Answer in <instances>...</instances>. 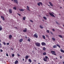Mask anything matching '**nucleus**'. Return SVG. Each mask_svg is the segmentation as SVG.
Masks as SVG:
<instances>
[{
	"label": "nucleus",
	"instance_id": "1",
	"mask_svg": "<svg viewBox=\"0 0 64 64\" xmlns=\"http://www.w3.org/2000/svg\"><path fill=\"white\" fill-rule=\"evenodd\" d=\"M35 45L36 46H38V47H40V43L36 42Z\"/></svg>",
	"mask_w": 64,
	"mask_h": 64
},
{
	"label": "nucleus",
	"instance_id": "2",
	"mask_svg": "<svg viewBox=\"0 0 64 64\" xmlns=\"http://www.w3.org/2000/svg\"><path fill=\"white\" fill-rule=\"evenodd\" d=\"M45 58H44V61L46 62L47 61V59H48V57L47 56H45Z\"/></svg>",
	"mask_w": 64,
	"mask_h": 64
},
{
	"label": "nucleus",
	"instance_id": "3",
	"mask_svg": "<svg viewBox=\"0 0 64 64\" xmlns=\"http://www.w3.org/2000/svg\"><path fill=\"white\" fill-rule=\"evenodd\" d=\"M49 14H50V16H52V17H55V16L51 12L49 13Z\"/></svg>",
	"mask_w": 64,
	"mask_h": 64
},
{
	"label": "nucleus",
	"instance_id": "4",
	"mask_svg": "<svg viewBox=\"0 0 64 64\" xmlns=\"http://www.w3.org/2000/svg\"><path fill=\"white\" fill-rule=\"evenodd\" d=\"M38 5V6H40V5H41L42 6V5H43V4H42V3L41 2H40L39 3H38L37 4Z\"/></svg>",
	"mask_w": 64,
	"mask_h": 64
},
{
	"label": "nucleus",
	"instance_id": "5",
	"mask_svg": "<svg viewBox=\"0 0 64 64\" xmlns=\"http://www.w3.org/2000/svg\"><path fill=\"white\" fill-rule=\"evenodd\" d=\"M34 38H38V36L37 35V33H36V34H34Z\"/></svg>",
	"mask_w": 64,
	"mask_h": 64
},
{
	"label": "nucleus",
	"instance_id": "6",
	"mask_svg": "<svg viewBox=\"0 0 64 64\" xmlns=\"http://www.w3.org/2000/svg\"><path fill=\"white\" fill-rule=\"evenodd\" d=\"M41 44L42 46H46V43L42 42L41 43Z\"/></svg>",
	"mask_w": 64,
	"mask_h": 64
},
{
	"label": "nucleus",
	"instance_id": "7",
	"mask_svg": "<svg viewBox=\"0 0 64 64\" xmlns=\"http://www.w3.org/2000/svg\"><path fill=\"white\" fill-rule=\"evenodd\" d=\"M9 12L10 13H12V9H10L9 10Z\"/></svg>",
	"mask_w": 64,
	"mask_h": 64
},
{
	"label": "nucleus",
	"instance_id": "8",
	"mask_svg": "<svg viewBox=\"0 0 64 64\" xmlns=\"http://www.w3.org/2000/svg\"><path fill=\"white\" fill-rule=\"evenodd\" d=\"M14 3H16V4H18V1L17 0H14Z\"/></svg>",
	"mask_w": 64,
	"mask_h": 64
},
{
	"label": "nucleus",
	"instance_id": "9",
	"mask_svg": "<svg viewBox=\"0 0 64 64\" xmlns=\"http://www.w3.org/2000/svg\"><path fill=\"white\" fill-rule=\"evenodd\" d=\"M49 4H50V5L51 6H53V4H52L51 2H49Z\"/></svg>",
	"mask_w": 64,
	"mask_h": 64
},
{
	"label": "nucleus",
	"instance_id": "10",
	"mask_svg": "<svg viewBox=\"0 0 64 64\" xmlns=\"http://www.w3.org/2000/svg\"><path fill=\"white\" fill-rule=\"evenodd\" d=\"M23 31L24 32H26L27 31V28H25V30H23Z\"/></svg>",
	"mask_w": 64,
	"mask_h": 64
},
{
	"label": "nucleus",
	"instance_id": "11",
	"mask_svg": "<svg viewBox=\"0 0 64 64\" xmlns=\"http://www.w3.org/2000/svg\"><path fill=\"white\" fill-rule=\"evenodd\" d=\"M27 8L26 9L27 10H28V11H30V9H29V7L28 6H27Z\"/></svg>",
	"mask_w": 64,
	"mask_h": 64
},
{
	"label": "nucleus",
	"instance_id": "12",
	"mask_svg": "<svg viewBox=\"0 0 64 64\" xmlns=\"http://www.w3.org/2000/svg\"><path fill=\"white\" fill-rule=\"evenodd\" d=\"M19 10H20V11H22V12H23V11H24V9H19Z\"/></svg>",
	"mask_w": 64,
	"mask_h": 64
},
{
	"label": "nucleus",
	"instance_id": "13",
	"mask_svg": "<svg viewBox=\"0 0 64 64\" xmlns=\"http://www.w3.org/2000/svg\"><path fill=\"white\" fill-rule=\"evenodd\" d=\"M19 62L18 61L16 60L14 64H17Z\"/></svg>",
	"mask_w": 64,
	"mask_h": 64
},
{
	"label": "nucleus",
	"instance_id": "14",
	"mask_svg": "<svg viewBox=\"0 0 64 64\" xmlns=\"http://www.w3.org/2000/svg\"><path fill=\"white\" fill-rule=\"evenodd\" d=\"M1 18H2V19L3 20H5V19H4V17L2 16H1Z\"/></svg>",
	"mask_w": 64,
	"mask_h": 64
},
{
	"label": "nucleus",
	"instance_id": "15",
	"mask_svg": "<svg viewBox=\"0 0 64 64\" xmlns=\"http://www.w3.org/2000/svg\"><path fill=\"white\" fill-rule=\"evenodd\" d=\"M9 39H11V38L12 37V36L11 35H9Z\"/></svg>",
	"mask_w": 64,
	"mask_h": 64
},
{
	"label": "nucleus",
	"instance_id": "16",
	"mask_svg": "<svg viewBox=\"0 0 64 64\" xmlns=\"http://www.w3.org/2000/svg\"><path fill=\"white\" fill-rule=\"evenodd\" d=\"M19 41L20 42H22L23 41V39L21 38L20 39Z\"/></svg>",
	"mask_w": 64,
	"mask_h": 64
},
{
	"label": "nucleus",
	"instance_id": "17",
	"mask_svg": "<svg viewBox=\"0 0 64 64\" xmlns=\"http://www.w3.org/2000/svg\"><path fill=\"white\" fill-rule=\"evenodd\" d=\"M29 58V56H26L25 57V58L26 59H27Z\"/></svg>",
	"mask_w": 64,
	"mask_h": 64
},
{
	"label": "nucleus",
	"instance_id": "18",
	"mask_svg": "<svg viewBox=\"0 0 64 64\" xmlns=\"http://www.w3.org/2000/svg\"><path fill=\"white\" fill-rule=\"evenodd\" d=\"M52 39L53 41H55V40H56L55 38H52Z\"/></svg>",
	"mask_w": 64,
	"mask_h": 64
},
{
	"label": "nucleus",
	"instance_id": "19",
	"mask_svg": "<svg viewBox=\"0 0 64 64\" xmlns=\"http://www.w3.org/2000/svg\"><path fill=\"white\" fill-rule=\"evenodd\" d=\"M53 48H56L57 47V46L56 45H54L53 47Z\"/></svg>",
	"mask_w": 64,
	"mask_h": 64
},
{
	"label": "nucleus",
	"instance_id": "20",
	"mask_svg": "<svg viewBox=\"0 0 64 64\" xmlns=\"http://www.w3.org/2000/svg\"><path fill=\"white\" fill-rule=\"evenodd\" d=\"M60 51L61 52H62V53H64V51L63 50H60Z\"/></svg>",
	"mask_w": 64,
	"mask_h": 64
},
{
	"label": "nucleus",
	"instance_id": "21",
	"mask_svg": "<svg viewBox=\"0 0 64 64\" xmlns=\"http://www.w3.org/2000/svg\"><path fill=\"white\" fill-rule=\"evenodd\" d=\"M58 36L59 37H60V38H63V37H62V36L61 35H59Z\"/></svg>",
	"mask_w": 64,
	"mask_h": 64
},
{
	"label": "nucleus",
	"instance_id": "22",
	"mask_svg": "<svg viewBox=\"0 0 64 64\" xmlns=\"http://www.w3.org/2000/svg\"><path fill=\"white\" fill-rule=\"evenodd\" d=\"M51 53H55V52L54 51H51Z\"/></svg>",
	"mask_w": 64,
	"mask_h": 64
},
{
	"label": "nucleus",
	"instance_id": "23",
	"mask_svg": "<svg viewBox=\"0 0 64 64\" xmlns=\"http://www.w3.org/2000/svg\"><path fill=\"white\" fill-rule=\"evenodd\" d=\"M46 54V53L44 52V53H43V55H45Z\"/></svg>",
	"mask_w": 64,
	"mask_h": 64
},
{
	"label": "nucleus",
	"instance_id": "24",
	"mask_svg": "<svg viewBox=\"0 0 64 64\" xmlns=\"http://www.w3.org/2000/svg\"><path fill=\"white\" fill-rule=\"evenodd\" d=\"M28 61H29V62H31V63L32 62V60L30 59H28Z\"/></svg>",
	"mask_w": 64,
	"mask_h": 64
},
{
	"label": "nucleus",
	"instance_id": "25",
	"mask_svg": "<svg viewBox=\"0 0 64 64\" xmlns=\"http://www.w3.org/2000/svg\"><path fill=\"white\" fill-rule=\"evenodd\" d=\"M43 50L45 51V50H46V48H45V47H44L43 48Z\"/></svg>",
	"mask_w": 64,
	"mask_h": 64
},
{
	"label": "nucleus",
	"instance_id": "26",
	"mask_svg": "<svg viewBox=\"0 0 64 64\" xmlns=\"http://www.w3.org/2000/svg\"><path fill=\"white\" fill-rule=\"evenodd\" d=\"M42 38L44 39H45V36L43 35Z\"/></svg>",
	"mask_w": 64,
	"mask_h": 64
},
{
	"label": "nucleus",
	"instance_id": "27",
	"mask_svg": "<svg viewBox=\"0 0 64 64\" xmlns=\"http://www.w3.org/2000/svg\"><path fill=\"white\" fill-rule=\"evenodd\" d=\"M13 9L14 10H16V7H14L13 8Z\"/></svg>",
	"mask_w": 64,
	"mask_h": 64
},
{
	"label": "nucleus",
	"instance_id": "28",
	"mask_svg": "<svg viewBox=\"0 0 64 64\" xmlns=\"http://www.w3.org/2000/svg\"><path fill=\"white\" fill-rule=\"evenodd\" d=\"M56 46L58 47L59 48H60V45H59L58 44H56Z\"/></svg>",
	"mask_w": 64,
	"mask_h": 64
},
{
	"label": "nucleus",
	"instance_id": "29",
	"mask_svg": "<svg viewBox=\"0 0 64 64\" xmlns=\"http://www.w3.org/2000/svg\"><path fill=\"white\" fill-rule=\"evenodd\" d=\"M43 18L44 19H45V20H46V19H47V18L45 17V16H44Z\"/></svg>",
	"mask_w": 64,
	"mask_h": 64
},
{
	"label": "nucleus",
	"instance_id": "30",
	"mask_svg": "<svg viewBox=\"0 0 64 64\" xmlns=\"http://www.w3.org/2000/svg\"><path fill=\"white\" fill-rule=\"evenodd\" d=\"M40 28H41V29L43 28V27L42 26H41V25H40Z\"/></svg>",
	"mask_w": 64,
	"mask_h": 64
},
{
	"label": "nucleus",
	"instance_id": "31",
	"mask_svg": "<svg viewBox=\"0 0 64 64\" xmlns=\"http://www.w3.org/2000/svg\"><path fill=\"white\" fill-rule=\"evenodd\" d=\"M26 19V18H25V17H24L23 18V20H25Z\"/></svg>",
	"mask_w": 64,
	"mask_h": 64
},
{
	"label": "nucleus",
	"instance_id": "32",
	"mask_svg": "<svg viewBox=\"0 0 64 64\" xmlns=\"http://www.w3.org/2000/svg\"><path fill=\"white\" fill-rule=\"evenodd\" d=\"M2 29H3V28H2L0 27V31H1Z\"/></svg>",
	"mask_w": 64,
	"mask_h": 64
},
{
	"label": "nucleus",
	"instance_id": "33",
	"mask_svg": "<svg viewBox=\"0 0 64 64\" xmlns=\"http://www.w3.org/2000/svg\"><path fill=\"white\" fill-rule=\"evenodd\" d=\"M46 32H47V33H49V30H47Z\"/></svg>",
	"mask_w": 64,
	"mask_h": 64
},
{
	"label": "nucleus",
	"instance_id": "34",
	"mask_svg": "<svg viewBox=\"0 0 64 64\" xmlns=\"http://www.w3.org/2000/svg\"><path fill=\"white\" fill-rule=\"evenodd\" d=\"M52 55H55V56L56 55V54L55 53H52Z\"/></svg>",
	"mask_w": 64,
	"mask_h": 64
},
{
	"label": "nucleus",
	"instance_id": "35",
	"mask_svg": "<svg viewBox=\"0 0 64 64\" xmlns=\"http://www.w3.org/2000/svg\"><path fill=\"white\" fill-rule=\"evenodd\" d=\"M17 14L19 16H21V14H19L17 13Z\"/></svg>",
	"mask_w": 64,
	"mask_h": 64
},
{
	"label": "nucleus",
	"instance_id": "36",
	"mask_svg": "<svg viewBox=\"0 0 64 64\" xmlns=\"http://www.w3.org/2000/svg\"><path fill=\"white\" fill-rule=\"evenodd\" d=\"M30 22H32V23H33V22L32 20H30Z\"/></svg>",
	"mask_w": 64,
	"mask_h": 64
},
{
	"label": "nucleus",
	"instance_id": "37",
	"mask_svg": "<svg viewBox=\"0 0 64 64\" xmlns=\"http://www.w3.org/2000/svg\"><path fill=\"white\" fill-rule=\"evenodd\" d=\"M12 57H14V54H12Z\"/></svg>",
	"mask_w": 64,
	"mask_h": 64
},
{
	"label": "nucleus",
	"instance_id": "38",
	"mask_svg": "<svg viewBox=\"0 0 64 64\" xmlns=\"http://www.w3.org/2000/svg\"><path fill=\"white\" fill-rule=\"evenodd\" d=\"M28 42H30V39H28Z\"/></svg>",
	"mask_w": 64,
	"mask_h": 64
},
{
	"label": "nucleus",
	"instance_id": "39",
	"mask_svg": "<svg viewBox=\"0 0 64 64\" xmlns=\"http://www.w3.org/2000/svg\"><path fill=\"white\" fill-rule=\"evenodd\" d=\"M3 43L5 45H6V43H5V42H4Z\"/></svg>",
	"mask_w": 64,
	"mask_h": 64
},
{
	"label": "nucleus",
	"instance_id": "40",
	"mask_svg": "<svg viewBox=\"0 0 64 64\" xmlns=\"http://www.w3.org/2000/svg\"><path fill=\"white\" fill-rule=\"evenodd\" d=\"M56 23L57 24H58V25H59V23H58V22H57L56 21Z\"/></svg>",
	"mask_w": 64,
	"mask_h": 64
},
{
	"label": "nucleus",
	"instance_id": "41",
	"mask_svg": "<svg viewBox=\"0 0 64 64\" xmlns=\"http://www.w3.org/2000/svg\"><path fill=\"white\" fill-rule=\"evenodd\" d=\"M50 33L51 34H52V35H53V32H50Z\"/></svg>",
	"mask_w": 64,
	"mask_h": 64
},
{
	"label": "nucleus",
	"instance_id": "42",
	"mask_svg": "<svg viewBox=\"0 0 64 64\" xmlns=\"http://www.w3.org/2000/svg\"><path fill=\"white\" fill-rule=\"evenodd\" d=\"M6 56H8V54H6Z\"/></svg>",
	"mask_w": 64,
	"mask_h": 64
},
{
	"label": "nucleus",
	"instance_id": "43",
	"mask_svg": "<svg viewBox=\"0 0 64 64\" xmlns=\"http://www.w3.org/2000/svg\"><path fill=\"white\" fill-rule=\"evenodd\" d=\"M6 44L7 45H9V43H7Z\"/></svg>",
	"mask_w": 64,
	"mask_h": 64
},
{
	"label": "nucleus",
	"instance_id": "44",
	"mask_svg": "<svg viewBox=\"0 0 64 64\" xmlns=\"http://www.w3.org/2000/svg\"><path fill=\"white\" fill-rule=\"evenodd\" d=\"M0 52H3V50H0Z\"/></svg>",
	"mask_w": 64,
	"mask_h": 64
},
{
	"label": "nucleus",
	"instance_id": "45",
	"mask_svg": "<svg viewBox=\"0 0 64 64\" xmlns=\"http://www.w3.org/2000/svg\"><path fill=\"white\" fill-rule=\"evenodd\" d=\"M52 30L53 31H55V30H54V29H52Z\"/></svg>",
	"mask_w": 64,
	"mask_h": 64
},
{
	"label": "nucleus",
	"instance_id": "46",
	"mask_svg": "<svg viewBox=\"0 0 64 64\" xmlns=\"http://www.w3.org/2000/svg\"><path fill=\"white\" fill-rule=\"evenodd\" d=\"M34 62H36V60H34Z\"/></svg>",
	"mask_w": 64,
	"mask_h": 64
},
{
	"label": "nucleus",
	"instance_id": "47",
	"mask_svg": "<svg viewBox=\"0 0 64 64\" xmlns=\"http://www.w3.org/2000/svg\"><path fill=\"white\" fill-rule=\"evenodd\" d=\"M60 58H61L62 57V56H60Z\"/></svg>",
	"mask_w": 64,
	"mask_h": 64
},
{
	"label": "nucleus",
	"instance_id": "48",
	"mask_svg": "<svg viewBox=\"0 0 64 64\" xmlns=\"http://www.w3.org/2000/svg\"><path fill=\"white\" fill-rule=\"evenodd\" d=\"M20 55L19 54H18V56H20Z\"/></svg>",
	"mask_w": 64,
	"mask_h": 64
},
{
	"label": "nucleus",
	"instance_id": "49",
	"mask_svg": "<svg viewBox=\"0 0 64 64\" xmlns=\"http://www.w3.org/2000/svg\"><path fill=\"white\" fill-rule=\"evenodd\" d=\"M11 50H13V49L12 48H11Z\"/></svg>",
	"mask_w": 64,
	"mask_h": 64
},
{
	"label": "nucleus",
	"instance_id": "50",
	"mask_svg": "<svg viewBox=\"0 0 64 64\" xmlns=\"http://www.w3.org/2000/svg\"><path fill=\"white\" fill-rule=\"evenodd\" d=\"M22 60H23V61H24V59L23 58L22 59Z\"/></svg>",
	"mask_w": 64,
	"mask_h": 64
},
{
	"label": "nucleus",
	"instance_id": "51",
	"mask_svg": "<svg viewBox=\"0 0 64 64\" xmlns=\"http://www.w3.org/2000/svg\"><path fill=\"white\" fill-rule=\"evenodd\" d=\"M62 63H63V64H64V62H62Z\"/></svg>",
	"mask_w": 64,
	"mask_h": 64
},
{
	"label": "nucleus",
	"instance_id": "52",
	"mask_svg": "<svg viewBox=\"0 0 64 64\" xmlns=\"http://www.w3.org/2000/svg\"><path fill=\"white\" fill-rule=\"evenodd\" d=\"M56 59H58V58H56Z\"/></svg>",
	"mask_w": 64,
	"mask_h": 64
},
{
	"label": "nucleus",
	"instance_id": "53",
	"mask_svg": "<svg viewBox=\"0 0 64 64\" xmlns=\"http://www.w3.org/2000/svg\"><path fill=\"white\" fill-rule=\"evenodd\" d=\"M48 6H49V7H50V5H48Z\"/></svg>",
	"mask_w": 64,
	"mask_h": 64
},
{
	"label": "nucleus",
	"instance_id": "54",
	"mask_svg": "<svg viewBox=\"0 0 64 64\" xmlns=\"http://www.w3.org/2000/svg\"><path fill=\"white\" fill-rule=\"evenodd\" d=\"M25 38H27V36H25Z\"/></svg>",
	"mask_w": 64,
	"mask_h": 64
},
{
	"label": "nucleus",
	"instance_id": "55",
	"mask_svg": "<svg viewBox=\"0 0 64 64\" xmlns=\"http://www.w3.org/2000/svg\"><path fill=\"white\" fill-rule=\"evenodd\" d=\"M25 62H27V60H26Z\"/></svg>",
	"mask_w": 64,
	"mask_h": 64
},
{
	"label": "nucleus",
	"instance_id": "56",
	"mask_svg": "<svg viewBox=\"0 0 64 64\" xmlns=\"http://www.w3.org/2000/svg\"><path fill=\"white\" fill-rule=\"evenodd\" d=\"M61 8H62V7H60V9H61Z\"/></svg>",
	"mask_w": 64,
	"mask_h": 64
},
{
	"label": "nucleus",
	"instance_id": "57",
	"mask_svg": "<svg viewBox=\"0 0 64 64\" xmlns=\"http://www.w3.org/2000/svg\"><path fill=\"white\" fill-rule=\"evenodd\" d=\"M1 42V40H0V43Z\"/></svg>",
	"mask_w": 64,
	"mask_h": 64
},
{
	"label": "nucleus",
	"instance_id": "58",
	"mask_svg": "<svg viewBox=\"0 0 64 64\" xmlns=\"http://www.w3.org/2000/svg\"><path fill=\"white\" fill-rule=\"evenodd\" d=\"M12 0V1H13V0Z\"/></svg>",
	"mask_w": 64,
	"mask_h": 64
},
{
	"label": "nucleus",
	"instance_id": "59",
	"mask_svg": "<svg viewBox=\"0 0 64 64\" xmlns=\"http://www.w3.org/2000/svg\"><path fill=\"white\" fill-rule=\"evenodd\" d=\"M0 44V45H1V43Z\"/></svg>",
	"mask_w": 64,
	"mask_h": 64
},
{
	"label": "nucleus",
	"instance_id": "60",
	"mask_svg": "<svg viewBox=\"0 0 64 64\" xmlns=\"http://www.w3.org/2000/svg\"><path fill=\"white\" fill-rule=\"evenodd\" d=\"M38 64H40V63H38Z\"/></svg>",
	"mask_w": 64,
	"mask_h": 64
},
{
	"label": "nucleus",
	"instance_id": "61",
	"mask_svg": "<svg viewBox=\"0 0 64 64\" xmlns=\"http://www.w3.org/2000/svg\"><path fill=\"white\" fill-rule=\"evenodd\" d=\"M63 0V1L64 2V0Z\"/></svg>",
	"mask_w": 64,
	"mask_h": 64
},
{
	"label": "nucleus",
	"instance_id": "62",
	"mask_svg": "<svg viewBox=\"0 0 64 64\" xmlns=\"http://www.w3.org/2000/svg\"><path fill=\"white\" fill-rule=\"evenodd\" d=\"M16 28H17V27H16Z\"/></svg>",
	"mask_w": 64,
	"mask_h": 64
},
{
	"label": "nucleus",
	"instance_id": "63",
	"mask_svg": "<svg viewBox=\"0 0 64 64\" xmlns=\"http://www.w3.org/2000/svg\"><path fill=\"white\" fill-rule=\"evenodd\" d=\"M47 36V35H46V36Z\"/></svg>",
	"mask_w": 64,
	"mask_h": 64
},
{
	"label": "nucleus",
	"instance_id": "64",
	"mask_svg": "<svg viewBox=\"0 0 64 64\" xmlns=\"http://www.w3.org/2000/svg\"><path fill=\"white\" fill-rule=\"evenodd\" d=\"M63 26L64 27V25H63Z\"/></svg>",
	"mask_w": 64,
	"mask_h": 64
}]
</instances>
